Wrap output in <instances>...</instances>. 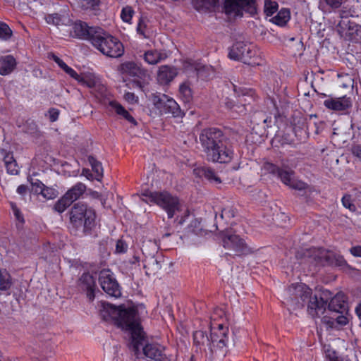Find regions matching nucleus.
I'll return each mask as SVG.
<instances>
[{
  "mask_svg": "<svg viewBox=\"0 0 361 361\" xmlns=\"http://www.w3.org/2000/svg\"><path fill=\"white\" fill-rule=\"evenodd\" d=\"M100 316L104 321L113 322L123 330L130 334L131 343L135 352L142 345L144 332L140 325L137 310L135 307H118L108 302L102 303Z\"/></svg>",
  "mask_w": 361,
  "mask_h": 361,
  "instance_id": "1",
  "label": "nucleus"
},
{
  "mask_svg": "<svg viewBox=\"0 0 361 361\" xmlns=\"http://www.w3.org/2000/svg\"><path fill=\"white\" fill-rule=\"evenodd\" d=\"M331 293L325 290L319 300L312 295V290L304 283L292 284L287 289V296L283 302L289 310L302 308L307 305V312L313 317H319L326 311L327 300Z\"/></svg>",
  "mask_w": 361,
  "mask_h": 361,
  "instance_id": "2",
  "label": "nucleus"
},
{
  "mask_svg": "<svg viewBox=\"0 0 361 361\" xmlns=\"http://www.w3.org/2000/svg\"><path fill=\"white\" fill-rule=\"evenodd\" d=\"M200 142L207 160L213 162L229 163L233 157V150L229 138L216 128L202 130Z\"/></svg>",
  "mask_w": 361,
  "mask_h": 361,
  "instance_id": "3",
  "label": "nucleus"
},
{
  "mask_svg": "<svg viewBox=\"0 0 361 361\" xmlns=\"http://www.w3.org/2000/svg\"><path fill=\"white\" fill-rule=\"evenodd\" d=\"M78 36L91 42L93 47L104 55L111 57H121L124 53L123 44L116 37L106 32L99 26L90 24H77Z\"/></svg>",
  "mask_w": 361,
  "mask_h": 361,
  "instance_id": "4",
  "label": "nucleus"
},
{
  "mask_svg": "<svg viewBox=\"0 0 361 361\" xmlns=\"http://www.w3.org/2000/svg\"><path fill=\"white\" fill-rule=\"evenodd\" d=\"M95 219L94 210L82 202L74 204L70 211L71 224L76 229L81 230L82 235L90 233L94 226Z\"/></svg>",
  "mask_w": 361,
  "mask_h": 361,
  "instance_id": "5",
  "label": "nucleus"
},
{
  "mask_svg": "<svg viewBox=\"0 0 361 361\" xmlns=\"http://www.w3.org/2000/svg\"><path fill=\"white\" fill-rule=\"evenodd\" d=\"M228 57L251 66L259 64V62L257 61V47L253 44L244 40L235 42L233 44L229 49Z\"/></svg>",
  "mask_w": 361,
  "mask_h": 361,
  "instance_id": "6",
  "label": "nucleus"
},
{
  "mask_svg": "<svg viewBox=\"0 0 361 361\" xmlns=\"http://www.w3.org/2000/svg\"><path fill=\"white\" fill-rule=\"evenodd\" d=\"M148 201L153 202L164 209L169 219L173 218L177 212L180 210V204L177 197L171 195L167 192H146L142 194ZM145 201V200H142Z\"/></svg>",
  "mask_w": 361,
  "mask_h": 361,
  "instance_id": "7",
  "label": "nucleus"
},
{
  "mask_svg": "<svg viewBox=\"0 0 361 361\" xmlns=\"http://www.w3.org/2000/svg\"><path fill=\"white\" fill-rule=\"evenodd\" d=\"M307 256L312 259L316 264L336 266L340 268L348 267L347 262L342 255L324 248H313L307 252Z\"/></svg>",
  "mask_w": 361,
  "mask_h": 361,
  "instance_id": "8",
  "label": "nucleus"
},
{
  "mask_svg": "<svg viewBox=\"0 0 361 361\" xmlns=\"http://www.w3.org/2000/svg\"><path fill=\"white\" fill-rule=\"evenodd\" d=\"M152 101L155 107L161 114H171L173 117L182 118L185 113L180 108L178 104L172 98L164 94H153Z\"/></svg>",
  "mask_w": 361,
  "mask_h": 361,
  "instance_id": "9",
  "label": "nucleus"
},
{
  "mask_svg": "<svg viewBox=\"0 0 361 361\" xmlns=\"http://www.w3.org/2000/svg\"><path fill=\"white\" fill-rule=\"evenodd\" d=\"M224 9L230 18L243 16V11L251 16L256 13L255 0H225Z\"/></svg>",
  "mask_w": 361,
  "mask_h": 361,
  "instance_id": "10",
  "label": "nucleus"
},
{
  "mask_svg": "<svg viewBox=\"0 0 361 361\" xmlns=\"http://www.w3.org/2000/svg\"><path fill=\"white\" fill-rule=\"evenodd\" d=\"M228 327L223 324H219L217 328L212 327L210 339L211 345L214 349V354L224 357L226 355L228 342Z\"/></svg>",
  "mask_w": 361,
  "mask_h": 361,
  "instance_id": "11",
  "label": "nucleus"
},
{
  "mask_svg": "<svg viewBox=\"0 0 361 361\" xmlns=\"http://www.w3.org/2000/svg\"><path fill=\"white\" fill-rule=\"evenodd\" d=\"M99 281L103 290L109 296L118 298L121 296L120 286L109 269L100 271Z\"/></svg>",
  "mask_w": 361,
  "mask_h": 361,
  "instance_id": "12",
  "label": "nucleus"
},
{
  "mask_svg": "<svg viewBox=\"0 0 361 361\" xmlns=\"http://www.w3.org/2000/svg\"><path fill=\"white\" fill-rule=\"evenodd\" d=\"M77 286L79 290L86 293L87 298L90 301L94 300L97 284L93 275L88 272L83 273L77 281Z\"/></svg>",
  "mask_w": 361,
  "mask_h": 361,
  "instance_id": "13",
  "label": "nucleus"
},
{
  "mask_svg": "<svg viewBox=\"0 0 361 361\" xmlns=\"http://www.w3.org/2000/svg\"><path fill=\"white\" fill-rule=\"evenodd\" d=\"M47 23L72 21L70 19V9L66 4H54L53 11L45 16Z\"/></svg>",
  "mask_w": 361,
  "mask_h": 361,
  "instance_id": "14",
  "label": "nucleus"
},
{
  "mask_svg": "<svg viewBox=\"0 0 361 361\" xmlns=\"http://www.w3.org/2000/svg\"><path fill=\"white\" fill-rule=\"evenodd\" d=\"M144 355L154 361H171V357L165 353V348L158 343L146 344L143 348Z\"/></svg>",
  "mask_w": 361,
  "mask_h": 361,
  "instance_id": "15",
  "label": "nucleus"
},
{
  "mask_svg": "<svg viewBox=\"0 0 361 361\" xmlns=\"http://www.w3.org/2000/svg\"><path fill=\"white\" fill-rule=\"evenodd\" d=\"M336 30L341 37L350 40H361V25L337 24Z\"/></svg>",
  "mask_w": 361,
  "mask_h": 361,
  "instance_id": "16",
  "label": "nucleus"
},
{
  "mask_svg": "<svg viewBox=\"0 0 361 361\" xmlns=\"http://www.w3.org/2000/svg\"><path fill=\"white\" fill-rule=\"evenodd\" d=\"M223 245L225 248L233 250L238 255L245 254L247 252L244 240L238 235L225 236L223 239Z\"/></svg>",
  "mask_w": 361,
  "mask_h": 361,
  "instance_id": "17",
  "label": "nucleus"
},
{
  "mask_svg": "<svg viewBox=\"0 0 361 361\" xmlns=\"http://www.w3.org/2000/svg\"><path fill=\"white\" fill-rule=\"evenodd\" d=\"M328 308V312H331L333 314L343 313L346 314L348 312V304L344 293H338L331 298Z\"/></svg>",
  "mask_w": 361,
  "mask_h": 361,
  "instance_id": "18",
  "label": "nucleus"
},
{
  "mask_svg": "<svg viewBox=\"0 0 361 361\" xmlns=\"http://www.w3.org/2000/svg\"><path fill=\"white\" fill-rule=\"evenodd\" d=\"M119 71L123 74H128L130 76L142 78L146 76L147 71L133 61H126L121 64Z\"/></svg>",
  "mask_w": 361,
  "mask_h": 361,
  "instance_id": "19",
  "label": "nucleus"
},
{
  "mask_svg": "<svg viewBox=\"0 0 361 361\" xmlns=\"http://www.w3.org/2000/svg\"><path fill=\"white\" fill-rule=\"evenodd\" d=\"M324 106L334 111H343L350 108L352 102L350 97L330 98L324 102Z\"/></svg>",
  "mask_w": 361,
  "mask_h": 361,
  "instance_id": "20",
  "label": "nucleus"
},
{
  "mask_svg": "<svg viewBox=\"0 0 361 361\" xmlns=\"http://www.w3.org/2000/svg\"><path fill=\"white\" fill-rule=\"evenodd\" d=\"M193 340L195 344L199 347L200 350H204L206 353L207 348L209 350V353L211 355H214V349L211 345V339L210 337L207 336V334L203 331H196L193 334Z\"/></svg>",
  "mask_w": 361,
  "mask_h": 361,
  "instance_id": "21",
  "label": "nucleus"
},
{
  "mask_svg": "<svg viewBox=\"0 0 361 361\" xmlns=\"http://www.w3.org/2000/svg\"><path fill=\"white\" fill-rule=\"evenodd\" d=\"M329 315H325L322 317V322L328 326L329 328H337L338 326L346 325L348 322V319L345 314L338 313L333 314L329 312Z\"/></svg>",
  "mask_w": 361,
  "mask_h": 361,
  "instance_id": "22",
  "label": "nucleus"
},
{
  "mask_svg": "<svg viewBox=\"0 0 361 361\" xmlns=\"http://www.w3.org/2000/svg\"><path fill=\"white\" fill-rule=\"evenodd\" d=\"M178 71L176 68L167 65L159 67L157 73V80L161 85L170 83L177 75Z\"/></svg>",
  "mask_w": 361,
  "mask_h": 361,
  "instance_id": "23",
  "label": "nucleus"
},
{
  "mask_svg": "<svg viewBox=\"0 0 361 361\" xmlns=\"http://www.w3.org/2000/svg\"><path fill=\"white\" fill-rule=\"evenodd\" d=\"M148 248L152 249V253H149V255H152L147 262V264L144 266L145 268L147 267H151L154 271H158L161 269V264L157 259L154 257V253L157 250V245L154 242L148 240L145 242L142 245V251L144 254L147 251Z\"/></svg>",
  "mask_w": 361,
  "mask_h": 361,
  "instance_id": "24",
  "label": "nucleus"
},
{
  "mask_svg": "<svg viewBox=\"0 0 361 361\" xmlns=\"http://www.w3.org/2000/svg\"><path fill=\"white\" fill-rule=\"evenodd\" d=\"M144 61L150 65H156L167 58L166 53L157 49L145 51L142 56Z\"/></svg>",
  "mask_w": 361,
  "mask_h": 361,
  "instance_id": "25",
  "label": "nucleus"
},
{
  "mask_svg": "<svg viewBox=\"0 0 361 361\" xmlns=\"http://www.w3.org/2000/svg\"><path fill=\"white\" fill-rule=\"evenodd\" d=\"M361 9L357 4L352 6L347 5L343 6L340 11V16L343 19H348L349 18H357L361 20Z\"/></svg>",
  "mask_w": 361,
  "mask_h": 361,
  "instance_id": "26",
  "label": "nucleus"
},
{
  "mask_svg": "<svg viewBox=\"0 0 361 361\" xmlns=\"http://www.w3.org/2000/svg\"><path fill=\"white\" fill-rule=\"evenodd\" d=\"M16 65V59L11 55H7L0 59V75H6L11 73Z\"/></svg>",
  "mask_w": 361,
  "mask_h": 361,
  "instance_id": "27",
  "label": "nucleus"
},
{
  "mask_svg": "<svg viewBox=\"0 0 361 361\" xmlns=\"http://www.w3.org/2000/svg\"><path fill=\"white\" fill-rule=\"evenodd\" d=\"M76 24H55L56 28L59 31V35L62 37H73L75 38H78L80 39H84V38H81L78 36V30Z\"/></svg>",
  "mask_w": 361,
  "mask_h": 361,
  "instance_id": "28",
  "label": "nucleus"
},
{
  "mask_svg": "<svg viewBox=\"0 0 361 361\" xmlns=\"http://www.w3.org/2000/svg\"><path fill=\"white\" fill-rule=\"evenodd\" d=\"M194 173L199 177H204L209 181H214L216 183H220L221 181L216 176L214 170L209 167L202 166L194 169Z\"/></svg>",
  "mask_w": 361,
  "mask_h": 361,
  "instance_id": "29",
  "label": "nucleus"
},
{
  "mask_svg": "<svg viewBox=\"0 0 361 361\" xmlns=\"http://www.w3.org/2000/svg\"><path fill=\"white\" fill-rule=\"evenodd\" d=\"M86 186L82 183H78L68 190L64 195L67 197L68 200L73 203L77 200L85 191Z\"/></svg>",
  "mask_w": 361,
  "mask_h": 361,
  "instance_id": "30",
  "label": "nucleus"
},
{
  "mask_svg": "<svg viewBox=\"0 0 361 361\" xmlns=\"http://www.w3.org/2000/svg\"><path fill=\"white\" fill-rule=\"evenodd\" d=\"M217 0H192L194 8L201 12L213 10L217 4Z\"/></svg>",
  "mask_w": 361,
  "mask_h": 361,
  "instance_id": "31",
  "label": "nucleus"
},
{
  "mask_svg": "<svg viewBox=\"0 0 361 361\" xmlns=\"http://www.w3.org/2000/svg\"><path fill=\"white\" fill-rule=\"evenodd\" d=\"M13 279L9 272L5 269H0V290L7 291L13 286Z\"/></svg>",
  "mask_w": 361,
  "mask_h": 361,
  "instance_id": "32",
  "label": "nucleus"
},
{
  "mask_svg": "<svg viewBox=\"0 0 361 361\" xmlns=\"http://www.w3.org/2000/svg\"><path fill=\"white\" fill-rule=\"evenodd\" d=\"M110 105L116 111L117 114L123 116L130 123L135 126L137 125L135 119L119 103L116 102H111Z\"/></svg>",
  "mask_w": 361,
  "mask_h": 361,
  "instance_id": "33",
  "label": "nucleus"
},
{
  "mask_svg": "<svg viewBox=\"0 0 361 361\" xmlns=\"http://www.w3.org/2000/svg\"><path fill=\"white\" fill-rule=\"evenodd\" d=\"M179 94L185 104H190L192 101V92L188 82H183L180 85Z\"/></svg>",
  "mask_w": 361,
  "mask_h": 361,
  "instance_id": "34",
  "label": "nucleus"
},
{
  "mask_svg": "<svg viewBox=\"0 0 361 361\" xmlns=\"http://www.w3.org/2000/svg\"><path fill=\"white\" fill-rule=\"evenodd\" d=\"M88 161L92 166V171L96 174L95 179L100 181L103 177V168L102 163L91 155L88 157Z\"/></svg>",
  "mask_w": 361,
  "mask_h": 361,
  "instance_id": "35",
  "label": "nucleus"
},
{
  "mask_svg": "<svg viewBox=\"0 0 361 361\" xmlns=\"http://www.w3.org/2000/svg\"><path fill=\"white\" fill-rule=\"evenodd\" d=\"M51 58L62 68L68 75L73 78H78V74L71 67L66 65L59 57L52 54Z\"/></svg>",
  "mask_w": 361,
  "mask_h": 361,
  "instance_id": "36",
  "label": "nucleus"
},
{
  "mask_svg": "<svg viewBox=\"0 0 361 361\" xmlns=\"http://www.w3.org/2000/svg\"><path fill=\"white\" fill-rule=\"evenodd\" d=\"M136 30L137 34L145 39L151 38L155 32L149 24H137Z\"/></svg>",
  "mask_w": 361,
  "mask_h": 361,
  "instance_id": "37",
  "label": "nucleus"
},
{
  "mask_svg": "<svg viewBox=\"0 0 361 361\" xmlns=\"http://www.w3.org/2000/svg\"><path fill=\"white\" fill-rule=\"evenodd\" d=\"M227 32L230 33L232 37L236 42L245 40L244 32L238 26L237 24H228Z\"/></svg>",
  "mask_w": 361,
  "mask_h": 361,
  "instance_id": "38",
  "label": "nucleus"
},
{
  "mask_svg": "<svg viewBox=\"0 0 361 361\" xmlns=\"http://www.w3.org/2000/svg\"><path fill=\"white\" fill-rule=\"evenodd\" d=\"M290 19V12L288 8H281L276 16L270 21L271 23H288Z\"/></svg>",
  "mask_w": 361,
  "mask_h": 361,
  "instance_id": "39",
  "label": "nucleus"
},
{
  "mask_svg": "<svg viewBox=\"0 0 361 361\" xmlns=\"http://www.w3.org/2000/svg\"><path fill=\"white\" fill-rule=\"evenodd\" d=\"M286 185L288 186L290 181L294 178V172L292 170L281 169L277 176Z\"/></svg>",
  "mask_w": 361,
  "mask_h": 361,
  "instance_id": "40",
  "label": "nucleus"
},
{
  "mask_svg": "<svg viewBox=\"0 0 361 361\" xmlns=\"http://www.w3.org/2000/svg\"><path fill=\"white\" fill-rule=\"evenodd\" d=\"M279 4L277 2L271 0H265L264 6V12L267 16H271L277 11Z\"/></svg>",
  "mask_w": 361,
  "mask_h": 361,
  "instance_id": "41",
  "label": "nucleus"
},
{
  "mask_svg": "<svg viewBox=\"0 0 361 361\" xmlns=\"http://www.w3.org/2000/svg\"><path fill=\"white\" fill-rule=\"evenodd\" d=\"M72 203L68 200L67 197L63 195L60 200H59L54 204V210L59 213L63 212L67 207H68Z\"/></svg>",
  "mask_w": 361,
  "mask_h": 361,
  "instance_id": "42",
  "label": "nucleus"
},
{
  "mask_svg": "<svg viewBox=\"0 0 361 361\" xmlns=\"http://www.w3.org/2000/svg\"><path fill=\"white\" fill-rule=\"evenodd\" d=\"M135 11L130 6H126L123 8L121 13V18L124 23H130Z\"/></svg>",
  "mask_w": 361,
  "mask_h": 361,
  "instance_id": "43",
  "label": "nucleus"
},
{
  "mask_svg": "<svg viewBox=\"0 0 361 361\" xmlns=\"http://www.w3.org/2000/svg\"><path fill=\"white\" fill-rule=\"evenodd\" d=\"M224 103V106L228 109L233 110L234 111H237V112H240V113L245 111V107H244L243 104L238 105L228 98L225 99V101Z\"/></svg>",
  "mask_w": 361,
  "mask_h": 361,
  "instance_id": "44",
  "label": "nucleus"
},
{
  "mask_svg": "<svg viewBox=\"0 0 361 361\" xmlns=\"http://www.w3.org/2000/svg\"><path fill=\"white\" fill-rule=\"evenodd\" d=\"M44 198L51 200L57 196V191L51 188L44 185L42 190H40V193Z\"/></svg>",
  "mask_w": 361,
  "mask_h": 361,
  "instance_id": "45",
  "label": "nucleus"
},
{
  "mask_svg": "<svg viewBox=\"0 0 361 361\" xmlns=\"http://www.w3.org/2000/svg\"><path fill=\"white\" fill-rule=\"evenodd\" d=\"M263 169L266 173L277 177L281 169L272 163L266 162L263 166Z\"/></svg>",
  "mask_w": 361,
  "mask_h": 361,
  "instance_id": "46",
  "label": "nucleus"
},
{
  "mask_svg": "<svg viewBox=\"0 0 361 361\" xmlns=\"http://www.w3.org/2000/svg\"><path fill=\"white\" fill-rule=\"evenodd\" d=\"M84 9L94 8L99 4V0H77Z\"/></svg>",
  "mask_w": 361,
  "mask_h": 361,
  "instance_id": "47",
  "label": "nucleus"
},
{
  "mask_svg": "<svg viewBox=\"0 0 361 361\" xmlns=\"http://www.w3.org/2000/svg\"><path fill=\"white\" fill-rule=\"evenodd\" d=\"M343 205L350 211L354 212L356 209L355 205L353 203L351 195L346 194L342 197Z\"/></svg>",
  "mask_w": 361,
  "mask_h": 361,
  "instance_id": "48",
  "label": "nucleus"
},
{
  "mask_svg": "<svg viewBox=\"0 0 361 361\" xmlns=\"http://www.w3.org/2000/svg\"><path fill=\"white\" fill-rule=\"evenodd\" d=\"M12 31L8 24H0V38L7 39L11 35Z\"/></svg>",
  "mask_w": 361,
  "mask_h": 361,
  "instance_id": "49",
  "label": "nucleus"
},
{
  "mask_svg": "<svg viewBox=\"0 0 361 361\" xmlns=\"http://www.w3.org/2000/svg\"><path fill=\"white\" fill-rule=\"evenodd\" d=\"M288 186L291 188L298 190H305L307 188V184L302 181L298 180L295 179V178L293 179V180L290 181Z\"/></svg>",
  "mask_w": 361,
  "mask_h": 361,
  "instance_id": "50",
  "label": "nucleus"
},
{
  "mask_svg": "<svg viewBox=\"0 0 361 361\" xmlns=\"http://www.w3.org/2000/svg\"><path fill=\"white\" fill-rule=\"evenodd\" d=\"M81 84L86 85L88 87H92L95 85V82L92 78H87L86 76L78 75V78H74Z\"/></svg>",
  "mask_w": 361,
  "mask_h": 361,
  "instance_id": "51",
  "label": "nucleus"
},
{
  "mask_svg": "<svg viewBox=\"0 0 361 361\" xmlns=\"http://www.w3.org/2000/svg\"><path fill=\"white\" fill-rule=\"evenodd\" d=\"M253 32L256 37H264L267 35V30L263 24H255Z\"/></svg>",
  "mask_w": 361,
  "mask_h": 361,
  "instance_id": "52",
  "label": "nucleus"
},
{
  "mask_svg": "<svg viewBox=\"0 0 361 361\" xmlns=\"http://www.w3.org/2000/svg\"><path fill=\"white\" fill-rule=\"evenodd\" d=\"M220 216L221 219H230L235 216V211L232 207L224 208Z\"/></svg>",
  "mask_w": 361,
  "mask_h": 361,
  "instance_id": "53",
  "label": "nucleus"
},
{
  "mask_svg": "<svg viewBox=\"0 0 361 361\" xmlns=\"http://www.w3.org/2000/svg\"><path fill=\"white\" fill-rule=\"evenodd\" d=\"M127 243L122 239L118 240L116 245V253H125L127 251Z\"/></svg>",
  "mask_w": 361,
  "mask_h": 361,
  "instance_id": "54",
  "label": "nucleus"
},
{
  "mask_svg": "<svg viewBox=\"0 0 361 361\" xmlns=\"http://www.w3.org/2000/svg\"><path fill=\"white\" fill-rule=\"evenodd\" d=\"M11 208H12V210H13V214L16 219V220L20 223V224H23L24 223V218H23V214H21L20 209L17 207V206L13 204V203H11Z\"/></svg>",
  "mask_w": 361,
  "mask_h": 361,
  "instance_id": "55",
  "label": "nucleus"
},
{
  "mask_svg": "<svg viewBox=\"0 0 361 361\" xmlns=\"http://www.w3.org/2000/svg\"><path fill=\"white\" fill-rule=\"evenodd\" d=\"M28 180L31 183L33 190L35 193H40V190H42L44 187V185L39 180H36L35 181H32V179H28Z\"/></svg>",
  "mask_w": 361,
  "mask_h": 361,
  "instance_id": "56",
  "label": "nucleus"
},
{
  "mask_svg": "<svg viewBox=\"0 0 361 361\" xmlns=\"http://www.w3.org/2000/svg\"><path fill=\"white\" fill-rule=\"evenodd\" d=\"M6 167L8 172L11 174L15 175L18 173V167L16 161L10 163Z\"/></svg>",
  "mask_w": 361,
  "mask_h": 361,
  "instance_id": "57",
  "label": "nucleus"
},
{
  "mask_svg": "<svg viewBox=\"0 0 361 361\" xmlns=\"http://www.w3.org/2000/svg\"><path fill=\"white\" fill-rule=\"evenodd\" d=\"M124 99L130 104H135L137 102L138 98L133 92H126L124 94Z\"/></svg>",
  "mask_w": 361,
  "mask_h": 361,
  "instance_id": "58",
  "label": "nucleus"
},
{
  "mask_svg": "<svg viewBox=\"0 0 361 361\" xmlns=\"http://www.w3.org/2000/svg\"><path fill=\"white\" fill-rule=\"evenodd\" d=\"M1 152L4 155V161L6 166H7L10 163L16 161L11 153H7V152H6V151L4 149H2Z\"/></svg>",
  "mask_w": 361,
  "mask_h": 361,
  "instance_id": "59",
  "label": "nucleus"
},
{
  "mask_svg": "<svg viewBox=\"0 0 361 361\" xmlns=\"http://www.w3.org/2000/svg\"><path fill=\"white\" fill-rule=\"evenodd\" d=\"M352 154L361 161V147L360 145L353 146L351 149Z\"/></svg>",
  "mask_w": 361,
  "mask_h": 361,
  "instance_id": "60",
  "label": "nucleus"
},
{
  "mask_svg": "<svg viewBox=\"0 0 361 361\" xmlns=\"http://www.w3.org/2000/svg\"><path fill=\"white\" fill-rule=\"evenodd\" d=\"M344 0H324V1L332 8H338Z\"/></svg>",
  "mask_w": 361,
  "mask_h": 361,
  "instance_id": "61",
  "label": "nucleus"
},
{
  "mask_svg": "<svg viewBox=\"0 0 361 361\" xmlns=\"http://www.w3.org/2000/svg\"><path fill=\"white\" fill-rule=\"evenodd\" d=\"M350 252L354 257H361V245L352 247L350 249Z\"/></svg>",
  "mask_w": 361,
  "mask_h": 361,
  "instance_id": "62",
  "label": "nucleus"
},
{
  "mask_svg": "<svg viewBox=\"0 0 361 361\" xmlns=\"http://www.w3.org/2000/svg\"><path fill=\"white\" fill-rule=\"evenodd\" d=\"M49 120L51 122H54V121H56L58 119V117H59V112L56 109H51L49 110Z\"/></svg>",
  "mask_w": 361,
  "mask_h": 361,
  "instance_id": "63",
  "label": "nucleus"
},
{
  "mask_svg": "<svg viewBox=\"0 0 361 361\" xmlns=\"http://www.w3.org/2000/svg\"><path fill=\"white\" fill-rule=\"evenodd\" d=\"M27 191V187L25 185H20L17 188L18 193L21 195H25Z\"/></svg>",
  "mask_w": 361,
  "mask_h": 361,
  "instance_id": "64",
  "label": "nucleus"
}]
</instances>
